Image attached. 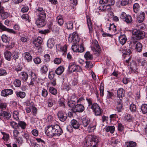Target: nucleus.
<instances>
[{
	"label": "nucleus",
	"mask_w": 147,
	"mask_h": 147,
	"mask_svg": "<svg viewBox=\"0 0 147 147\" xmlns=\"http://www.w3.org/2000/svg\"><path fill=\"white\" fill-rule=\"evenodd\" d=\"M71 126L69 125L67 126V131L70 132H72L71 127L75 129H78L79 128L80 125L78 121L75 119L72 120L71 122Z\"/></svg>",
	"instance_id": "obj_6"
},
{
	"label": "nucleus",
	"mask_w": 147,
	"mask_h": 147,
	"mask_svg": "<svg viewBox=\"0 0 147 147\" xmlns=\"http://www.w3.org/2000/svg\"><path fill=\"white\" fill-rule=\"evenodd\" d=\"M1 18L3 19L7 18L10 15L9 13L7 12H5L2 10L0 14Z\"/></svg>",
	"instance_id": "obj_33"
},
{
	"label": "nucleus",
	"mask_w": 147,
	"mask_h": 147,
	"mask_svg": "<svg viewBox=\"0 0 147 147\" xmlns=\"http://www.w3.org/2000/svg\"><path fill=\"white\" fill-rule=\"evenodd\" d=\"M76 64L75 61H74L73 62L69 63V65L68 67V69L69 72L71 73L72 72H74L75 68H76Z\"/></svg>",
	"instance_id": "obj_21"
},
{
	"label": "nucleus",
	"mask_w": 147,
	"mask_h": 147,
	"mask_svg": "<svg viewBox=\"0 0 147 147\" xmlns=\"http://www.w3.org/2000/svg\"><path fill=\"white\" fill-rule=\"evenodd\" d=\"M57 21L58 24L60 26L63 24V19L62 17L61 16H59L57 18Z\"/></svg>",
	"instance_id": "obj_49"
},
{
	"label": "nucleus",
	"mask_w": 147,
	"mask_h": 147,
	"mask_svg": "<svg viewBox=\"0 0 147 147\" xmlns=\"http://www.w3.org/2000/svg\"><path fill=\"white\" fill-rule=\"evenodd\" d=\"M99 90L100 91V96H103L104 95V86L103 83H101L100 84V86L99 88Z\"/></svg>",
	"instance_id": "obj_50"
},
{
	"label": "nucleus",
	"mask_w": 147,
	"mask_h": 147,
	"mask_svg": "<svg viewBox=\"0 0 147 147\" xmlns=\"http://www.w3.org/2000/svg\"><path fill=\"white\" fill-rule=\"evenodd\" d=\"M19 113L18 111H14L13 113V116L14 119L16 120H18L19 119Z\"/></svg>",
	"instance_id": "obj_51"
},
{
	"label": "nucleus",
	"mask_w": 147,
	"mask_h": 147,
	"mask_svg": "<svg viewBox=\"0 0 147 147\" xmlns=\"http://www.w3.org/2000/svg\"><path fill=\"white\" fill-rule=\"evenodd\" d=\"M49 91L51 93L54 95H56L57 92V90L53 87L49 88Z\"/></svg>",
	"instance_id": "obj_45"
},
{
	"label": "nucleus",
	"mask_w": 147,
	"mask_h": 147,
	"mask_svg": "<svg viewBox=\"0 0 147 147\" xmlns=\"http://www.w3.org/2000/svg\"><path fill=\"white\" fill-rule=\"evenodd\" d=\"M84 45L83 43L79 46L76 45H74L72 46V49L74 51L76 52L82 53L84 51Z\"/></svg>",
	"instance_id": "obj_10"
},
{
	"label": "nucleus",
	"mask_w": 147,
	"mask_h": 147,
	"mask_svg": "<svg viewBox=\"0 0 147 147\" xmlns=\"http://www.w3.org/2000/svg\"><path fill=\"white\" fill-rule=\"evenodd\" d=\"M145 18V15L143 12H141L137 17V20L139 23L142 22Z\"/></svg>",
	"instance_id": "obj_22"
},
{
	"label": "nucleus",
	"mask_w": 147,
	"mask_h": 147,
	"mask_svg": "<svg viewBox=\"0 0 147 147\" xmlns=\"http://www.w3.org/2000/svg\"><path fill=\"white\" fill-rule=\"evenodd\" d=\"M61 58H56L54 60V63L55 64H59L61 63Z\"/></svg>",
	"instance_id": "obj_64"
},
{
	"label": "nucleus",
	"mask_w": 147,
	"mask_h": 147,
	"mask_svg": "<svg viewBox=\"0 0 147 147\" xmlns=\"http://www.w3.org/2000/svg\"><path fill=\"white\" fill-rule=\"evenodd\" d=\"M10 125L13 129H17L18 127V125L15 122L13 121L10 122Z\"/></svg>",
	"instance_id": "obj_57"
},
{
	"label": "nucleus",
	"mask_w": 147,
	"mask_h": 147,
	"mask_svg": "<svg viewBox=\"0 0 147 147\" xmlns=\"http://www.w3.org/2000/svg\"><path fill=\"white\" fill-rule=\"evenodd\" d=\"M99 139L95 135H88L83 142L84 147H98Z\"/></svg>",
	"instance_id": "obj_2"
},
{
	"label": "nucleus",
	"mask_w": 147,
	"mask_h": 147,
	"mask_svg": "<svg viewBox=\"0 0 147 147\" xmlns=\"http://www.w3.org/2000/svg\"><path fill=\"white\" fill-rule=\"evenodd\" d=\"M138 64H140L141 65L144 66L147 65V61L143 59H138Z\"/></svg>",
	"instance_id": "obj_36"
},
{
	"label": "nucleus",
	"mask_w": 147,
	"mask_h": 147,
	"mask_svg": "<svg viewBox=\"0 0 147 147\" xmlns=\"http://www.w3.org/2000/svg\"><path fill=\"white\" fill-rule=\"evenodd\" d=\"M67 104L68 106L71 108H72L74 109L76 105V102L72 101L71 100L68 101Z\"/></svg>",
	"instance_id": "obj_52"
},
{
	"label": "nucleus",
	"mask_w": 147,
	"mask_h": 147,
	"mask_svg": "<svg viewBox=\"0 0 147 147\" xmlns=\"http://www.w3.org/2000/svg\"><path fill=\"white\" fill-rule=\"evenodd\" d=\"M33 61L36 64H38L42 62L41 59L38 57H36L33 59Z\"/></svg>",
	"instance_id": "obj_55"
},
{
	"label": "nucleus",
	"mask_w": 147,
	"mask_h": 147,
	"mask_svg": "<svg viewBox=\"0 0 147 147\" xmlns=\"http://www.w3.org/2000/svg\"><path fill=\"white\" fill-rule=\"evenodd\" d=\"M84 57L86 60H91L93 58V56L89 52H87L84 55Z\"/></svg>",
	"instance_id": "obj_38"
},
{
	"label": "nucleus",
	"mask_w": 147,
	"mask_h": 147,
	"mask_svg": "<svg viewBox=\"0 0 147 147\" xmlns=\"http://www.w3.org/2000/svg\"><path fill=\"white\" fill-rule=\"evenodd\" d=\"M2 41L6 43H9L10 41V37L7 36L5 34H3L1 36Z\"/></svg>",
	"instance_id": "obj_31"
},
{
	"label": "nucleus",
	"mask_w": 147,
	"mask_h": 147,
	"mask_svg": "<svg viewBox=\"0 0 147 147\" xmlns=\"http://www.w3.org/2000/svg\"><path fill=\"white\" fill-rule=\"evenodd\" d=\"M132 34L134 37H135L137 39H142L144 36L143 32L136 29L133 30Z\"/></svg>",
	"instance_id": "obj_7"
},
{
	"label": "nucleus",
	"mask_w": 147,
	"mask_h": 147,
	"mask_svg": "<svg viewBox=\"0 0 147 147\" xmlns=\"http://www.w3.org/2000/svg\"><path fill=\"white\" fill-rule=\"evenodd\" d=\"M132 2V0H122L121 5L122 6H124L128 4H130Z\"/></svg>",
	"instance_id": "obj_48"
},
{
	"label": "nucleus",
	"mask_w": 147,
	"mask_h": 147,
	"mask_svg": "<svg viewBox=\"0 0 147 147\" xmlns=\"http://www.w3.org/2000/svg\"><path fill=\"white\" fill-rule=\"evenodd\" d=\"M5 58L8 61H10L11 58V53L9 51H7L4 53Z\"/></svg>",
	"instance_id": "obj_35"
},
{
	"label": "nucleus",
	"mask_w": 147,
	"mask_h": 147,
	"mask_svg": "<svg viewBox=\"0 0 147 147\" xmlns=\"http://www.w3.org/2000/svg\"><path fill=\"white\" fill-rule=\"evenodd\" d=\"M94 112L96 116L100 115L101 114V111L100 108L98 105L96 103H94L90 107Z\"/></svg>",
	"instance_id": "obj_9"
},
{
	"label": "nucleus",
	"mask_w": 147,
	"mask_h": 147,
	"mask_svg": "<svg viewBox=\"0 0 147 147\" xmlns=\"http://www.w3.org/2000/svg\"><path fill=\"white\" fill-rule=\"evenodd\" d=\"M54 44V40L53 39H50L48 40L47 42V46L49 48L51 49L53 48Z\"/></svg>",
	"instance_id": "obj_32"
},
{
	"label": "nucleus",
	"mask_w": 147,
	"mask_h": 147,
	"mask_svg": "<svg viewBox=\"0 0 147 147\" xmlns=\"http://www.w3.org/2000/svg\"><path fill=\"white\" fill-rule=\"evenodd\" d=\"M13 84L16 87H19L21 85V82L20 80L16 79L13 82Z\"/></svg>",
	"instance_id": "obj_53"
},
{
	"label": "nucleus",
	"mask_w": 147,
	"mask_h": 147,
	"mask_svg": "<svg viewBox=\"0 0 147 147\" xmlns=\"http://www.w3.org/2000/svg\"><path fill=\"white\" fill-rule=\"evenodd\" d=\"M85 108L82 104H76L73 109L74 112H82L84 110Z\"/></svg>",
	"instance_id": "obj_13"
},
{
	"label": "nucleus",
	"mask_w": 147,
	"mask_h": 147,
	"mask_svg": "<svg viewBox=\"0 0 147 147\" xmlns=\"http://www.w3.org/2000/svg\"><path fill=\"white\" fill-rule=\"evenodd\" d=\"M142 46L140 42H138L136 45V49L138 52H140L142 50Z\"/></svg>",
	"instance_id": "obj_43"
},
{
	"label": "nucleus",
	"mask_w": 147,
	"mask_h": 147,
	"mask_svg": "<svg viewBox=\"0 0 147 147\" xmlns=\"http://www.w3.org/2000/svg\"><path fill=\"white\" fill-rule=\"evenodd\" d=\"M119 41L122 45H124L126 42L127 38L125 34L121 35L119 37Z\"/></svg>",
	"instance_id": "obj_28"
},
{
	"label": "nucleus",
	"mask_w": 147,
	"mask_h": 147,
	"mask_svg": "<svg viewBox=\"0 0 147 147\" xmlns=\"http://www.w3.org/2000/svg\"><path fill=\"white\" fill-rule=\"evenodd\" d=\"M141 109L142 112L143 114L147 113V105L146 104H143L141 107Z\"/></svg>",
	"instance_id": "obj_41"
},
{
	"label": "nucleus",
	"mask_w": 147,
	"mask_h": 147,
	"mask_svg": "<svg viewBox=\"0 0 147 147\" xmlns=\"http://www.w3.org/2000/svg\"><path fill=\"white\" fill-rule=\"evenodd\" d=\"M123 107L122 100L118 99L117 101V110L118 112H121Z\"/></svg>",
	"instance_id": "obj_25"
},
{
	"label": "nucleus",
	"mask_w": 147,
	"mask_h": 147,
	"mask_svg": "<svg viewBox=\"0 0 147 147\" xmlns=\"http://www.w3.org/2000/svg\"><path fill=\"white\" fill-rule=\"evenodd\" d=\"M18 125L23 129H25L27 125L26 123L22 121H19L18 123Z\"/></svg>",
	"instance_id": "obj_42"
},
{
	"label": "nucleus",
	"mask_w": 147,
	"mask_h": 147,
	"mask_svg": "<svg viewBox=\"0 0 147 147\" xmlns=\"http://www.w3.org/2000/svg\"><path fill=\"white\" fill-rule=\"evenodd\" d=\"M7 73L6 71L3 68H0V76H5L6 75Z\"/></svg>",
	"instance_id": "obj_60"
},
{
	"label": "nucleus",
	"mask_w": 147,
	"mask_h": 147,
	"mask_svg": "<svg viewBox=\"0 0 147 147\" xmlns=\"http://www.w3.org/2000/svg\"><path fill=\"white\" fill-rule=\"evenodd\" d=\"M1 133L3 135L2 139L3 140V141L5 143L8 142L9 140L10 137L9 134L4 132H1Z\"/></svg>",
	"instance_id": "obj_24"
},
{
	"label": "nucleus",
	"mask_w": 147,
	"mask_h": 147,
	"mask_svg": "<svg viewBox=\"0 0 147 147\" xmlns=\"http://www.w3.org/2000/svg\"><path fill=\"white\" fill-rule=\"evenodd\" d=\"M90 119L87 117H83L82 120V124L84 127H88V129L90 132H92L95 129L96 124L94 122L90 124Z\"/></svg>",
	"instance_id": "obj_3"
},
{
	"label": "nucleus",
	"mask_w": 147,
	"mask_h": 147,
	"mask_svg": "<svg viewBox=\"0 0 147 147\" xmlns=\"http://www.w3.org/2000/svg\"><path fill=\"white\" fill-rule=\"evenodd\" d=\"M0 116L4 117L5 118L9 119L11 117V114L9 113L3 111L2 110L0 111Z\"/></svg>",
	"instance_id": "obj_20"
},
{
	"label": "nucleus",
	"mask_w": 147,
	"mask_h": 147,
	"mask_svg": "<svg viewBox=\"0 0 147 147\" xmlns=\"http://www.w3.org/2000/svg\"><path fill=\"white\" fill-rule=\"evenodd\" d=\"M45 133L50 137L54 136H59L63 133L62 129L59 125L55 124L49 125L45 128Z\"/></svg>",
	"instance_id": "obj_1"
},
{
	"label": "nucleus",
	"mask_w": 147,
	"mask_h": 147,
	"mask_svg": "<svg viewBox=\"0 0 147 147\" xmlns=\"http://www.w3.org/2000/svg\"><path fill=\"white\" fill-rule=\"evenodd\" d=\"M49 65L48 64H45L42 65L40 68L41 73L42 74H45L48 71V67Z\"/></svg>",
	"instance_id": "obj_26"
},
{
	"label": "nucleus",
	"mask_w": 147,
	"mask_h": 147,
	"mask_svg": "<svg viewBox=\"0 0 147 147\" xmlns=\"http://www.w3.org/2000/svg\"><path fill=\"white\" fill-rule=\"evenodd\" d=\"M55 74L54 72L53 71H50L49 72L48 78L51 80H52V79L54 78L55 77Z\"/></svg>",
	"instance_id": "obj_54"
},
{
	"label": "nucleus",
	"mask_w": 147,
	"mask_h": 147,
	"mask_svg": "<svg viewBox=\"0 0 147 147\" xmlns=\"http://www.w3.org/2000/svg\"><path fill=\"white\" fill-rule=\"evenodd\" d=\"M43 14H42V16H37L36 23L37 26L39 28L43 27L46 24V22L45 20L46 15Z\"/></svg>",
	"instance_id": "obj_4"
},
{
	"label": "nucleus",
	"mask_w": 147,
	"mask_h": 147,
	"mask_svg": "<svg viewBox=\"0 0 147 147\" xmlns=\"http://www.w3.org/2000/svg\"><path fill=\"white\" fill-rule=\"evenodd\" d=\"M111 6L108 5L105 6V11H107L109 12V14L111 15L114 14V13L111 12L112 8Z\"/></svg>",
	"instance_id": "obj_44"
},
{
	"label": "nucleus",
	"mask_w": 147,
	"mask_h": 147,
	"mask_svg": "<svg viewBox=\"0 0 147 147\" xmlns=\"http://www.w3.org/2000/svg\"><path fill=\"white\" fill-rule=\"evenodd\" d=\"M136 145L137 144L136 142L130 141L125 143L124 147H135Z\"/></svg>",
	"instance_id": "obj_30"
},
{
	"label": "nucleus",
	"mask_w": 147,
	"mask_h": 147,
	"mask_svg": "<svg viewBox=\"0 0 147 147\" xmlns=\"http://www.w3.org/2000/svg\"><path fill=\"white\" fill-rule=\"evenodd\" d=\"M124 127L122 124L120 123L118 124V130L120 131H122L124 130Z\"/></svg>",
	"instance_id": "obj_63"
},
{
	"label": "nucleus",
	"mask_w": 147,
	"mask_h": 147,
	"mask_svg": "<svg viewBox=\"0 0 147 147\" xmlns=\"http://www.w3.org/2000/svg\"><path fill=\"white\" fill-rule=\"evenodd\" d=\"M57 115L59 120L63 122L66 120L67 116L65 112L62 110L58 111Z\"/></svg>",
	"instance_id": "obj_11"
},
{
	"label": "nucleus",
	"mask_w": 147,
	"mask_h": 147,
	"mask_svg": "<svg viewBox=\"0 0 147 147\" xmlns=\"http://www.w3.org/2000/svg\"><path fill=\"white\" fill-rule=\"evenodd\" d=\"M64 67L63 66H59L55 71V73L57 75H60L63 72Z\"/></svg>",
	"instance_id": "obj_27"
},
{
	"label": "nucleus",
	"mask_w": 147,
	"mask_h": 147,
	"mask_svg": "<svg viewBox=\"0 0 147 147\" xmlns=\"http://www.w3.org/2000/svg\"><path fill=\"white\" fill-rule=\"evenodd\" d=\"M130 109L131 112H136L137 110L136 105L133 104H131L130 106Z\"/></svg>",
	"instance_id": "obj_56"
},
{
	"label": "nucleus",
	"mask_w": 147,
	"mask_h": 147,
	"mask_svg": "<svg viewBox=\"0 0 147 147\" xmlns=\"http://www.w3.org/2000/svg\"><path fill=\"white\" fill-rule=\"evenodd\" d=\"M24 59L28 62H30L32 61V57L28 52L24 53Z\"/></svg>",
	"instance_id": "obj_23"
},
{
	"label": "nucleus",
	"mask_w": 147,
	"mask_h": 147,
	"mask_svg": "<svg viewBox=\"0 0 147 147\" xmlns=\"http://www.w3.org/2000/svg\"><path fill=\"white\" fill-rule=\"evenodd\" d=\"M25 104L26 106L30 107L33 106L34 104L33 102L29 100H27L25 102Z\"/></svg>",
	"instance_id": "obj_62"
},
{
	"label": "nucleus",
	"mask_w": 147,
	"mask_h": 147,
	"mask_svg": "<svg viewBox=\"0 0 147 147\" xmlns=\"http://www.w3.org/2000/svg\"><path fill=\"white\" fill-rule=\"evenodd\" d=\"M29 75L30 76L31 80H28L27 82L28 85H31L34 84L37 80V75L34 72L31 71Z\"/></svg>",
	"instance_id": "obj_12"
},
{
	"label": "nucleus",
	"mask_w": 147,
	"mask_h": 147,
	"mask_svg": "<svg viewBox=\"0 0 147 147\" xmlns=\"http://www.w3.org/2000/svg\"><path fill=\"white\" fill-rule=\"evenodd\" d=\"M17 97L20 98H24L26 96V93L24 92L21 91H16L15 92Z\"/></svg>",
	"instance_id": "obj_29"
},
{
	"label": "nucleus",
	"mask_w": 147,
	"mask_h": 147,
	"mask_svg": "<svg viewBox=\"0 0 147 147\" xmlns=\"http://www.w3.org/2000/svg\"><path fill=\"white\" fill-rule=\"evenodd\" d=\"M13 93V90L11 89H5L3 90L1 92V95L3 96H7L11 95Z\"/></svg>",
	"instance_id": "obj_16"
},
{
	"label": "nucleus",
	"mask_w": 147,
	"mask_h": 147,
	"mask_svg": "<svg viewBox=\"0 0 147 147\" xmlns=\"http://www.w3.org/2000/svg\"><path fill=\"white\" fill-rule=\"evenodd\" d=\"M86 68H91L93 67V64L90 61H86Z\"/></svg>",
	"instance_id": "obj_59"
},
{
	"label": "nucleus",
	"mask_w": 147,
	"mask_h": 147,
	"mask_svg": "<svg viewBox=\"0 0 147 147\" xmlns=\"http://www.w3.org/2000/svg\"><path fill=\"white\" fill-rule=\"evenodd\" d=\"M51 58L50 55L48 54H46L44 55V60L45 62H49L50 61Z\"/></svg>",
	"instance_id": "obj_58"
},
{
	"label": "nucleus",
	"mask_w": 147,
	"mask_h": 147,
	"mask_svg": "<svg viewBox=\"0 0 147 147\" xmlns=\"http://www.w3.org/2000/svg\"><path fill=\"white\" fill-rule=\"evenodd\" d=\"M115 127L114 126H108L105 128L106 131L107 132H110L111 133H113L114 132L115 130Z\"/></svg>",
	"instance_id": "obj_34"
},
{
	"label": "nucleus",
	"mask_w": 147,
	"mask_h": 147,
	"mask_svg": "<svg viewBox=\"0 0 147 147\" xmlns=\"http://www.w3.org/2000/svg\"><path fill=\"white\" fill-rule=\"evenodd\" d=\"M0 29L3 31H6L10 33L16 34V32L13 29H9L6 27L5 26L3 25L2 23L0 22Z\"/></svg>",
	"instance_id": "obj_14"
},
{
	"label": "nucleus",
	"mask_w": 147,
	"mask_h": 147,
	"mask_svg": "<svg viewBox=\"0 0 147 147\" xmlns=\"http://www.w3.org/2000/svg\"><path fill=\"white\" fill-rule=\"evenodd\" d=\"M43 41L42 39L40 37H38L33 41V43L36 47L40 46Z\"/></svg>",
	"instance_id": "obj_19"
},
{
	"label": "nucleus",
	"mask_w": 147,
	"mask_h": 147,
	"mask_svg": "<svg viewBox=\"0 0 147 147\" xmlns=\"http://www.w3.org/2000/svg\"><path fill=\"white\" fill-rule=\"evenodd\" d=\"M22 19H25L26 21H27L29 22H30V20L29 19V17L27 14H23L22 16Z\"/></svg>",
	"instance_id": "obj_61"
},
{
	"label": "nucleus",
	"mask_w": 147,
	"mask_h": 147,
	"mask_svg": "<svg viewBox=\"0 0 147 147\" xmlns=\"http://www.w3.org/2000/svg\"><path fill=\"white\" fill-rule=\"evenodd\" d=\"M19 36L20 37V40L22 42H25L29 40L28 34L26 33L20 34H19Z\"/></svg>",
	"instance_id": "obj_15"
},
{
	"label": "nucleus",
	"mask_w": 147,
	"mask_h": 147,
	"mask_svg": "<svg viewBox=\"0 0 147 147\" xmlns=\"http://www.w3.org/2000/svg\"><path fill=\"white\" fill-rule=\"evenodd\" d=\"M133 8L134 12L137 13L140 9V6L139 4L138 3H135L133 5Z\"/></svg>",
	"instance_id": "obj_47"
},
{
	"label": "nucleus",
	"mask_w": 147,
	"mask_h": 147,
	"mask_svg": "<svg viewBox=\"0 0 147 147\" xmlns=\"http://www.w3.org/2000/svg\"><path fill=\"white\" fill-rule=\"evenodd\" d=\"M117 96L119 98V100H122L123 97L124 96L125 92L122 88H119L117 91Z\"/></svg>",
	"instance_id": "obj_18"
},
{
	"label": "nucleus",
	"mask_w": 147,
	"mask_h": 147,
	"mask_svg": "<svg viewBox=\"0 0 147 147\" xmlns=\"http://www.w3.org/2000/svg\"><path fill=\"white\" fill-rule=\"evenodd\" d=\"M65 24L66 27L68 29H71L73 28V22L72 21L68 22Z\"/></svg>",
	"instance_id": "obj_39"
},
{
	"label": "nucleus",
	"mask_w": 147,
	"mask_h": 147,
	"mask_svg": "<svg viewBox=\"0 0 147 147\" xmlns=\"http://www.w3.org/2000/svg\"><path fill=\"white\" fill-rule=\"evenodd\" d=\"M125 120L128 122H131L132 120V118L131 115L128 113H126L124 117Z\"/></svg>",
	"instance_id": "obj_46"
},
{
	"label": "nucleus",
	"mask_w": 147,
	"mask_h": 147,
	"mask_svg": "<svg viewBox=\"0 0 147 147\" xmlns=\"http://www.w3.org/2000/svg\"><path fill=\"white\" fill-rule=\"evenodd\" d=\"M68 40L70 42L74 44L77 43L79 41V38L77 33L74 32L70 35L69 37Z\"/></svg>",
	"instance_id": "obj_8"
},
{
	"label": "nucleus",
	"mask_w": 147,
	"mask_h": 147,
	"mask_svg": "<svg viewBox=\"0 0 147 147\" xmlns=\"http://www.w3.org/2000/svg\"><path fill=\"white\" fill-rule=\"evenodd\" d=\"M21 78L24 81H26L28 78L27 74L24 72H21L20 74Z\"/></svg>",
	"instance_id": "obj_37"
},
{
	"label": "nucleus",
	"mask_w": 147,
	"mask_h": 147,
	"mask_svg": "<svg viewBox=\"0 0 147 147\" xmlns=\"http://www.w3.org/2000/svg\"><path fill=\"white\" fill-rule=\"evenodd\" d=\"M36 9L39 13L38 15L42 16V14H43L46 15L45 11L43 10L42 8L39 7H36Z\"/></svg>",
	"instance_id": "obj_40"
},
{
	"label": "nucleus",
	"mask_w": 147,
	"mask_h": 147,
	"mask_svg": "<svg viewBox=\"0 0 147 147\" xmlns=\"http://www.w3.org/2000/svg\"><path fill=\"white\" fill-rule=\"evenodd\" d=\"M87 24L89 30V32L92 33L93 32V25L91 19L88 16H87Z\"/></svg>",
	"instance_id": "obj_17"
},
{
	"label": "nucleus",
	"mask_w": 147,
	"mask_h": 147,
	"mask_svg": "<svg viewBox=\"0 0 147 147\" xmlns=\"http://www.w3.org/2000/svg\"><path fill=\"white\" fill-rule=\"evenodd\" d=\"M92 45L91 46L92 50L94 53L98 55H99L101 50L100 47L97 40H94L92 42Z\"/></svg>",
	"instance_id": "obj_5"
}]
</instances>
